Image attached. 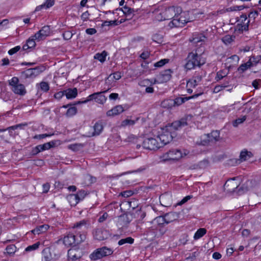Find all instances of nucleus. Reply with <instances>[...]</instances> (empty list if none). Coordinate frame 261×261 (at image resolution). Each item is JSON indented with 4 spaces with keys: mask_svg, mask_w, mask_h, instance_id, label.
I'll use <instances>...</instances> for the list:
<instances>
[{
    "mask_svg": "<svg viewBox=\"0 0 261 261\" xmlns=\"http://www.w3.org/2000/svg\"><path fill=\"white\" fill-rule=\"evenodd\" d=\"M249 19L246 15H242L238 19V24L236 26L235 31L236 33H243L248 30Z\"/></svg>",
    "mask_w": 261,
    "mask_h": 261,
    "instance_id": "7",
    "label": "nucleus"
},
{
    "mask_svg": "<svg viewBox=\"0 0 261 261\" xmlns=\"http://www.w3.org/2000/svg\"><path fill=\"white\" fill-rule=\"evenodd\" d=\"M96 32V30L94 28H89L86 30V33L88 35H93Z\"/></svg>",
    "mask_w": 261,
    "mask_h": 261,
    "instance_id": "63",
    "label": "nucleus"
},
{
    "mask_svg": "<svg viewBox=\"0 0 261 261\" xmlns=\"http://www.w3.org/2000/svg\"><path fill=\"white\" fill-rule=\"evenodd\" d=\"M246 119V116H244L241 118H239L237 119H236L233 122V126L234 127H237L239 124L242 123L243 122H244Z\"/></svg>",
    "mask_w": 261,
    "mask_h": 261,
    "instance_id": "50",
    "label": "nucleus"
},
{
    "mask_svg": "<svg viewBox=\"0 0 261 261\" xmlns=\"http://www.w3.org/2000/svg\"><path fill=\"white\" fill-rule=\"evenodd\" d=\"M60 144L59 140H54L50 142L44 143L42 145H39L36 146L33 150V154H37L38 153L48 150L51 148L54 147Z\"/></svg>",
    "mask_w": 261,
    "mask_h": 261,
    "instance_id": "9",
    "label": "nucleus"
},
{
    "mask_svg": "<svg viewBox=\"0 0 261 261\" xmlns=\"http://www.w3.org/2000/svg\"><path fill=\"white\" fill-rule=\"evenodd\" d=\"M103 125L101 122H96L93 126L94 132L92 136L99 135L103 130Z\"/></svg>",
    "mask_w": 261,
    "mask_h": 261,
    "instance_id": "28",
    "label": "nucleus"
},
{
    "mask_svg": "<svg viewBox=\"0 0 261 261\" xmlns=\"http://www.w3.org/2000/svg\"><path fill=\"white\" fill-rule=\"evenodd\" d=\"M76 244H78L83 242L86 239V234L85 233L80 234L79 236H75Z\"/></svg>",
    "mask_w": 261,
    "mask_h": 261,
    "instance_id": "57",
    "label": "nucleus"
},
{
    "mask_svg": "<svg viewBox=\"0 0 261 261\" xmlns=\"http://www.w3.org/2000/svg\"><path fill=\"white\" fill-rule=\"evenodd\" d=\"M182 156L181 151L179 149H175L169 150L163 155V159L165 161L177 160Z\"/></svg>",
    "mask_w": 261,
    "mask_h": 261,
    "instance_id": "11",
    "label": "nucleus"
},
{
    "mask_svg": "<svg viewBox=\"0 0 261 261\" xmlns=\"http://www.w3.org/2000/svg\"><path fill=\"white\" fill-rule=\"evenodd\" d=\"M113 251L112 249L107 247H103L97 249L90 255V258L93 260H97L100 259L104 256L110 255L112 254Z\"/></svg>",
    "mask_w": 261,
    "mask_h": 261,
    "instance_id": "6",
    "label": "nucleus"
},
{
    "mask_svg": "<svg viewBox=\"0 0 261 261\" xmlns=\"http://www.w3.org/2000/svg\"><path fill=\"white\" fill-rule=\"evenodd\" d=\"M122 77L121 73L120 72H115L111 74L106 80V84L108 85V90L111 89L112 84L116 81L119 80Z\"/></svg>",
    "mask_w": 261,
    "mask_h": 261,
    "instance_id": "17",
    "label": "nucleus"
},
{
    "mask_svg": "<svg viewBox=\"0 0 261 261\" xmlns=\"http://www.w3.org/2000/svg\"><path fill=\"white\" fill-rule=\"evenodd\" d=\"M109 90H106L102 92L94 93L90 95L87 99L85 100L83 102L85 103L89 101L94 100L96 102L100 104H103L107 100L106 97L102 94L103 93H105Z\"/></svg>",
    "mask_w": 261,
    "mask_h": 261,
    "instance_id": "10",
    "label": "nucleus"
},
{
    "mask_svg": "<svg viewBox=\"0 0 261 261\" xmlns=\"http://www.w3.org/2000/svg\"><path fill=\"white\" fill-rule=\"evenodd\" d=\"M86 228V222L85 220H82L76 223L74 225L73 228L77 229H81L82 227Z\"/></svg>",
    "mask_w": 261,
    "mask_h": 261,
    "instance_id": "52",
    "label": "nucleus"
},
{
    "mask_svg": "<svg viewBox=\"0 0 261 261\" xmlns=\"http://www.w3.org/2000/svg\"><path fill=\"white\" fill-rule=\"evenodd\" d=\"M16 247L13 244L8 245L6 248L5 253L10 255H12L16 252Z\"/></svg>",
    "mask_w": 261,
    "mask_h": 261,
    "instance_id": "41",
    "label": "nucleus"
},
{
    "mask_svg": "<svg viewBox=\"0 0 261 261\" xmlns=\"http://www.w3.org/2000/svg\"><path fill=\"white\" fill-rule=\"evenodd\" d=\"M27 125V123H20L18 124H16L15 125H13L7 128V129L9 131V133L11 134L12 132L11 130H15L16 129H22L23 126H25Z\"/></svg>",
    "mask_w": 261,
    "mask_h": 261,
    "instance_id": "45",
    "label": "nucleus"
},
{
    "mask_svg": "<svg viewBox=\"0 0 261 261\" xmlns=\"http://www.w3.org/2000/svg\"><path fill=\"white\" fill-rule=\"evenodd\" d=\"M129 222L130 221L129 220L128 216L125 215L120 216L118 218V224L121 227L126 226L129 223Z\"/></svg>",
    "mask_w": 261,
    "mask_h": 261,
    "instance_id": "31",
    "label": "nucleus"
},
{
    "mask_svg": "<svg viewBox=\"0 0 261 261\" xmlns=\"http://www.w3.org/2000/svg\"><path fill=\"white\" fill-rule=\"evenodd\" d=\"M167 128L162 134L157 137L158 141H160L161 147L167 144L172 139V136Z\"/></svg>",
    "mask_w": 261,
    "mask_h": 261,
    "instance_id": "12",
    "label": "nucleus"
},
{
    "mask_svg": "<svg viewBox=\"0 0 261 261\" xmlns=\"http://www.w3.org/2000/svg\"><path fill=\"white\" fill-rule=\"evenodd\" d=\"M77 112V109L75 107L69 108L66 112V116L68 117H71L74 115Z\"/></svg>",
    "mask_w": 261,
    "mask_h": 261,
    "instance_id": "48",
    "label": "nucleus"
},
{
    "mask_svg": "<svg viewBox=\"0 0 261 261\" xmlns=\"http://www.w3.org/2000/svg\"><path fill=\"white\" fill-rule=\"evenodd\" d=\"M18 82V78L14 76L9 81V84L12 87V90L14 93L24 95L27 92L25 87L23 84H19Z\"/></svg>",
    "mask_w": 261,
    "mask_h": 261,
    "instance_id": "5",
    "label": "nucleus"
},
{
    "mask_svg": "<svg viewBox=\"0 0 261 261\" xmlns=\"http://www.w3.org/2000/svg\"><path fill=\"white\" fill-rule=\"evenodd\" d=\"M220 139V133L218 130H213L210 134H204L201 136V140L197 143L199 145L206 146L211 143H215Z\"/></svg>",
    "mask_w": 261,
    "mask_h": 261,
    "instance_id": "3",
    "label": "nucleus"
},
{
    "mask_svg": "<svg viewBox=\"0 0 261 261\" xmlns=\"http://www.w3.org/2000/svg\"><path fill=\"white\" fill-rule=\"evenodd\" d=\"M82 256L81 251L76 248H71L68 251L69 260L74 261L80 258Z\"/></svg>",
    "mask_w": 261,
    "mask_h": 261,
    "instance_id": "18",
    "label": "nucleus"
},
{
    "mask_svg": "<svg viewBox=\"0 0 261 261\" xmlns=\"http://www.w3.org/2000/svg\"><path fill=\"white\" fill-rule=\"evenodd\" d=\"M67 198L71 205H76L79 202L75 194H70Z\"/></svg>",
    "mask_w": 261,
    "mask_h": 261,
    "instance_id": "42",
    "label": "nucleus"
},
{
    "mask_svg": "<svg viewBox=\"0 0 261 261\" xmlns=\"http://www.w3.org/2000/svg\"><path fill=\"white\" fill-rule=\"evenodd\" d=\"M40 245V242H38L33 244L32 245H30V246H29L28 247H27L25 248V250L26 251H31L32 250H35L37 249V248H38Z\"/></svg>",
    "mask_w": 261,
    "mask_h": 261,
    "instance_id": "51",
    "label": "nucleus"
},
{
    "mask_svg": "<svg viewBox=\"0 0 261 261\" xmlns=\"http://www.w3.org/2000/svg\"><path fill=\"white\" fill-rule=\"evenodd\" d=\"M203 92H200L197 94H195L193 95L188 97H185V98L177 97L173 100L174 107L179 106L181 105V104H182L183 103H184L186 101H187L189 99H190L191 98H196L198 96L202 95L203 94Z\"/></svg>",
    "mask_w": 261,
    "mask_h": 261,
    "instance_id": "19",
    "label": "nucleus"
},
{
    "mask_svg": "<svg viewBox=\"0 0 261 261\" xmlns=\"http://www.w3.org/2000/svg\"><path fill=\"white\" fill-rule=\"evenodd\" d=\"M239 182L236 180V178L227 180L224 184L225 190L228 192H233L239 186Z\"/></svg>",
    "mask_w": 261,
    "mask_h": 261,
    "instance_id": "16",
    "label": "nucleus"
},
{
    "mask_svg": "<svg viewBox=\"0 0 261 261\" xmlns=\"http://www.w3.org/2000/svg\"><path fill=\"white\" fill-rule=\"evenodd\" d=\"M179 217V213L174 212L166 214L164 217H158L155 218L152 223L162 224L164 222L169 223L177 220Z\"/></svg>",
    "mask_w": 261,
    "mask_h": 261,
    "instance_id": "4",
    "label": "nucleus"
},
{
    "mask_svg": "<svg viewBox=\"0 0 261 261\" xmlns=\"http://www.w3.org/2000/svg\"><path fill=\"white\" fill-rule=\"evenodd\" d=\"M89 16V13L88 11H86L83 13L81 15V19L83 21H86L88 19Z\"/></svg>",
    "mask_w": 261,
    "mask_h": 261,
    "instance_id": "64",
    "label": "nucleus"
},
{
    "mask_svg": "<svg viewBox=\"0 0 261 261\" xmlns=\"http://www.w3.org/2000/svg\"><path fill=\"white\" fill-rule=\"evenodd\" d=\"M229 81L226 82L224 84L216 86L214 89V93H218L222 91L224 88L227 87L229 84Z\"/></svg>",
    "mask_w": 261,
    "mask_h": 261,
    "instance_id": "46",
    "label": "nucleus"
},
{
    "mask_svg": "<svg viewBox=\"0 0 261 261\" xmlns=\"http://www.w3.org/2000/svg\"><path fill=\"white\" fill-rule=\"evenodd\" d=\"M206 37L204 35L195 33L193 34L192 39H190V41L194 44H197L199 42L204 41Z\"/></svg>",
    "mask_w": 261,
    "mask_h": 261,
    "instance_id": "26",
    "label": "nucleus"
},
{
    "mask_svg": "<svg viewBox=\"0 0 261 261\" xmlns=\"http://www.w3.org/2000/svg\"><path fill=\"white\" fill-rule=\"evenodd\" d=\"M234 38L235 37L232 35H226L221 38V40L226 45H228L233 41Z\"/></svg>",
    "mask_w": 261,
    "mask_h": 261,
    "instance_id": "37",
    "label": "nucleus"
},
{
    "mask_svg": "<svg viewBox=\"0 0 261 261\" xmlns=\"http://www.w3.org/2000/svg\"><path fill=\"white\" fill-rule=\"evenodd\" d=\"M20 49V47L19 46H17L11 49H10L8 51V53L10 55H12L15 53H17Z\"/></svg>",
    "mask_w": 261,
    "mask_h": 261,
    "instance_id": "60",
    "label": "nucleus"
},
{
    "mask_svg": "<svg viewBox=\"0 0 261 261\" xmlns=\"http://www.w3.org/2000/svg\"><path fill=\"white\" fill-rule=\"evenodd\" d=\"M53 135V134H40V135H36L34 137V138L38 139H42L45 138L47 137H50V136H52Z\"/></svg>",
    "mask_w": 261,
    "mask_h": 261,
    "instance_id": "61",
    "label": "nucleus"
},
{
    "mask_svg": "<svg viewBox=\"0 0 261 261\" xmlns=\"http://www.w3.org/2000/svg\"><path fill=\"white\" fill-rule=\"evenodd\" d=\"M138 120V118H137L136 120H130V119H125L123 121H122L121 123V124L120 125V127H124L126 126H132L134 125L136 121Z\"/></svg>",
    "mask_w": 261,
    "mask_h": 261,
    "instance_id": "34",
    "label": "nucleus"
},
{
    "mask_svg": "<svg viewBox=\"0 0 261 261\" xmlns=\"http://www.w3.org/2000/svg\"><path fill=\"white\" fill-rule=\"evenodd\" d=\"M202 79V77L200 75L193 76L191 79L189 80L187 83V87L190 88L195 87L198 83H199Z\"/></svg>",
    "mask_w": 261,
    "mask_h": 261,
    "instance_id": "23",
    "label": "nucleus"
},
{
    "mask_svg": "<svg viewBox=\"0 0 261 261\" xmlns=\"http://www.w3.org/2000/svg\"><path fill=\"white\" fill-rule=\"evenodd\" d=\"M228 73V71H226L224 70H221L217 72L216 76L215 77V80L216 81H219L222 80L224 77H226Z\"/></svg>",
    "mask_w": 261,
    "mask_h": 261,
    "instance_id": "39",
    "label": "nucleus"
},
{
    "mask_svg": "<svg viewBox=\"0 0 261 261\" xmlns=\"http://www.w3.org/2000/svg\"><path fill=\"white\" fill-rule=\"evenodd\" d=\"M49 228L48 225H42L37 227L36 228L32 230V232L34 234H40L45 232Z\"/></svg>",
    "mask_w": 261,
    "mask_h": 261,
    "instance_id": "29",
    "label": "nucleus"
},
{
    "mask_svg": "<svg viewBox=\"0 0 261 261\" xmlns=\"http://www.w3.org/2000/svg\"><path fill=\"white\" fill-rule=\"evenodd\" d=\"M172 71L170 69H167L161 72L156 76L155 80L158 83H163L169 81L171 77Z\"/></svg>",
    "mask_w": 261,
    "mask_h": 261,
    "instance_id": "15",
    "label": "nucleus"
},
{
    "mask_svg": "<svg viewBox=\"0 0 261 261\" xmlns=\"http://www.w3.org/2000/svg\"><path fill=\"white\" fill-rule=\"evenodd\" d=\"M36 40L35 38L34 37V36L31 38H29L27 41V45L30 47V48H32L35 47L36 45V43L35 40Z\"/></svg>",
    "mask_w": 261,
    "mask_h": 261,
    "instance_id": "55",
    "label": "nucleus"
},
{
    "mask_svg": "<svg viewBox=\"0 0 261 261\" xmlns=\"http://www.w3.org/2000/svg\"><path fill=\"white\" fill-rule=\"evenodd\" d=\"M86 193L84 190L79 191L76 194H75L76 198L78 199L79 201L83 200L86 195Z\"/></svg>",
    "mask_w": 261,
    "mask_h": 261,
    "instance_id": "54",
    "label": "nucleus"
},
{
    "mask_svg": "<svg viewBox=\"0 0 261 261\" xmlns=\"http://www.w3.org/2000/svg\"><path fill=\"white\" fill-rule=\"evenodd\" d=\"M252 63L251 61H249L247 62L246 63L242 64L238 68V70L241 73L244 72L245 71L247 70L249 68H250L252 66Z\"/></svg>",
    "mask_w": 261,
    "mask_h": 261,
    "instance_id": "38",
    "label": "nucleus"
},
{
    "mask_svg": "<svg viewBox=\"0 0 261 261\" xmlns=\"http://www.w3.org/2000/svg\"><path fill=\"white\" fill-rule=\"evenodd\" d=\"M187 125V123L186 120L181 119L179 121H176L172 123V125L170 127L174 128L175 129H178L179 128L186 126Z\"/></svg>",
    "mask_w": 261,
    "mask_h": 261,
    "instance_id": "30",
    "label": "nucleus"
},
{
    "mask_svg": "<svg viewBox=\"0 0 261 261\" xmlns=\"http://www.w3.org/2000/svg\"><path fill=\"white\" fill-rule=\"evenodd\" d=\"M161 106L164 108L171 109L174 107L173 100L170 99H165L161 102Z\"/></svg>",
    "mask_w": 261,
    "mask_h": 261,
    "instance_id": "32",
    "label": "nucleus"
},
{
    "mask_svg": "<svg viewBox=\"0 0 261 261\" xmlns=\"http://www.w3.org/2000/svg\"><path fill=\"white\" fill-rule=\"evenodd\" d=\"M252 156V154L251 152L247 151V150H242L240 154L239 160L241 162L246 161Z\"/></svg>",
    "mask_w": 261,
    "mask_h": 261,
    "instance_id": "27",
    "label": "nucleus"
},
{
    "mask_svg": "<svg viewBox=\"0 0 261 261\" xmlns=\"http://www.w3.org/2000/svg\"><path fill=\"white\" fill-rule=\"evenodd\" d=\"M186 61L185 67L188 70L194 69L196 66L200 67L205 63V59L194 52L189 53Z\"/></svg>",
    "mask_w": 261,
    "mask_h": 261,
    "instance_id": "2",
    "label": "nucleus"
},
{
    "mask_svg": "<svg viewBox=\"0 0 261 261\" xmlns=\"http://www.w3.org/2000/svg\"><path fill=\"white\" fill-rule=\"evenodd\" d=\"M206 232V229L201 228L198 229L194 236V240H198L202 237Z\"/></svg>",
    "mask_w": 261,
    "mask_h": 261,
    "instance_id": "36",
    "label": "nucleus"
},
{
    "mask_svg": "<svg viewBox=\"0 0 261 261\" xmlns=\"http://www.w3.org/2000/svg\"><path fill=\"white\" fill-rule=\"evenodd\" d=\"M43 257L44 259V261H49L51 258V255L49 248H45L42 251Z\"/></svg>",
    "mask_w": 261,
    "mask_h": 261,
    "instance_id": "40",
    "label": "nucleus"
},
{
    "mask_svg": "<svg viewBox=\"0 0 261 261\" xmlns=\"http://www.w3.org/2000/svg\"><path fill=\"white\" fill-rule=\"evenodd\" d=\"M192 196L191 195H188L184 197L180 202L178 203V205H182L187 202L189 200L192 198Z\"/></svg>",
    "mask_w": 261,
    "mask_h": 261,
    "instance_id": "62",
    "label": "nucleus"
},
{
    "mask_svg": "<svg viewBox=\"0 0 261 261\" xmlns=\"http://www.w3.org/2000/svg\"><path fill=\"white\" fill-rule=\"evenodd\" d=\"M208 165H209V162H208V160H203L202 161H201L200 162H199L198 163V166H199V168H201V169H204V168H206L207 167H208Z\"/></svg>",
    "mask_w": 261,
    "mask_h": 261,
    "instance_id": "56",
    "label": "nucleus"
},
{
    "mask_svg": "<svg viewBox=\"0 0 261 261\" xmlns=\"http://www.w3.org/2000/svg\"><path fill=\"white\" fill-rule=\"evenodd\" d=\"M134 239L132 237H127L125 239H121L118 242L119 245H122L124 244L128 243L132 244L134 243Z\"/></svg>",
    "mask_w": 261,
    "mask_h": 261,
    "instance_id": "47",
    "label": "nucleus"
},
{
    "mask_svg": "<svg viewBox=\"0 0 261 261\" xmlns=\"http://www.w3.org/2000/svg\"><path fill=\"white\" fill-rule=\"evenodd\" d=\"M84 145L81 143H75L68 146V148L74 151H77L83 147Z\"/></svg>",
    "mask_w": 261,
    "mask_h": 261,
    "instance_id": "44",
    "label": "nucleus"
},
{
    "mask_svg": "<svg viewBox=\"0 0 261 261\" xmlns=\"http://www.w3.org/2000/svg\"><path fill=\"white\" fill-rule=\"evenodd\" d=\"M119 10H122L123 13L127 16L130 15L135 12L134 9H132L126 5L120 8Z\"/></svg>",
    "mask_w": 261,
    "mask_h": 261,
    "instance_id": "43",
    "label": "nucleus"
},
{
    "mask_svg": "<svg viewBox=\"0 0 261 261\" xmlns=\"http://www.w3.org/2000/svg\"><path fill=\"white\" fill-rule=\"evenodd\" d=\"M64 93L67 99H73L77 96V90L76 88L68 89L64 90Z\"/></svg>",
    "mask_w": 261,
    "mask_h": 261,
    "instance_id": "25",
    "label": "nucleus"
},
{
    "mask_svg": "<svg viewBox=\"0 0 261 261\" xmlns=\"http://www.w3.org/2000/svg\"><path fill=\"white\" fill-rule=\"evenodd\" d=\"M54 0H46L44 4L41 5L40 6H38L36 8V10H39L40 9L43 8H49L54 5Z\"/></svg>",
    "mask_w": 261,
    "mask_h": 261,
    "instance_id": "33",
    "label": "nucleus"
},
{
    "mask_svg": "<svg viewBox=\"0 0 261 261\" xmlns=\"http://www.w3.org/2000/svg\"><path fill=\"white\" fill-rule=\"evenodd\" d=\"M108 55V53L105 50L103 51L101 53H97L94 56V59L98 60L100 62L102 63L105 61L106 58Z\"/></svg>",
    "mask_w": 261,
    "mask_h": 261,
    "instance_id": "35",
    "label": "nucleus"
},
{
    "mask_svg": "<svg viewBox=\"0 0 261 261\" xmlns=\"http://www.w3.org/2000/svg\"><path fill=\"white\" fill-rule=\"evenodd\" d=\"M63 243L65 246H67L68 247L70 246L73 244H77L75 236L73 235L72 233L68 234L66 236H65L64 238Z\"/></svg>",
    "mask_w": 261,
    "mask_h": 261,
    "instance_id": "21",
    "label": "nucleus"
},
{
    "mask_svg": "<svg viewBox=\"0 0 261 261\" xmlns=\"http://www.w3.org/2000/svg\"><path fill=\"white\" fill-rule=\"evenodd\" d=\"M43 67H37L34 68L28 69L26 70L25 74L28 76L35 77L43 71Z\"/></svg>",
    "mask_w": 261,
    "mask_h": 261,
    "instance_id": "22",
    "label": "nucleus"
},
{
    "mask_svg": "<svg viewBox=\"0 0 261 261\" xmlns=\"http://www.w3.org/2000/svg\"><path fill=\"white\" fill-rule=\"evenodd\" d=\"M40 88L42 91L47 92L49 89V85L46 82H42L40 83Z\"/></svg>",
    "mask_w": 261,
    "mask_h": 261,
    "instance_id": "53",
    "label": "nucleus"
},
{
    "mask_svg": "<svg viewBox=\"0 0 261 261\" xmlns=\"http://www.w3.org/2000/svg\"><path fill=\"white\" fill-rule=\"evenodd\" d=\"M124 111V108L121 105H117L109 110L107 112V115L109 117H113L121 114Z\"/></svg>",
    "mask_w": 261,
    "mask_h": 261,
    "instance_id": "20",
    "label": "nucleus"
},
{
    "mask_svg": "<svg viewBox=\"0 0 261 261\" xmlns=\"http://www.w3.org/2000/svg\"><path fill=\"white\" fill-rule=\"evenodd\" d=\"M63 36L65 40H69L72 37V33L70 31H67L63 33Z\"/></svg>",
    "mask_w": 261,
    "mask_h": 261,
    "instance_id": "59",
    "label": "nucleus"
},
{
    "mask_svg": "<svg viewBox=\"0 0 261 261\" xmlns=\"http://www.w3.org/2000/svg\"><path fill=\"white\" fill-rule=\"evenodd\" d=\"M93 235L95 239L102 241L109 237V232L102 228H97L93 230Z\"/></svg>",
    "mask_w": 261,
    "mask_h": 261,
    "instance_id": "13",
    "label": "nucleus"
},
{
    "mask_svg": "<svg viewBox=\"0 0 261 261\" xmlns=\"http://www.w3.org/2000/svg\"><path fill=\"white\" fill-rule=\"evenodd\" d=\"M181 12V9L180 7H169L162 13H161L157 16V19L162 21L172 18V20L169 23V26L171 28L181 27L187 23L185 20L181 19V16L179 17V15Z\"/></svg>",
    "mask_w": 261,
    "mask_h": 261,
    "instance_id": "1",
    "label": "nucleus"
},
{
    "mask_svg": "<svg viewBox=\"0 0 261 261\" xmlns=\"http://www.w3.org/2000/svg\"><path fill=\"white\" fill-rule=\"evenodd\" d=\"M161 204L164 206H168L171 204V196L169 194H163L160 197Z\"/></svg>",
    "mask_w": 261,
    "mask_h": 261,
    "instance_id": "24",
    "label": "nucleus"
},
{
    "mask_svg": "<svg viewBox=\"0 0 261 261\" xmlns=\"http://www.w3.org/2000/svg\"><path fill=\"white\" fill-rule=\"evenodd\" d=\"M152 40L153 41L158 43H161L163 41V35L159 34H155L152 36Z\"/></svg>",
    "mask_w": 261,
    "mask_h": 261,
    "instance_id": "49",
    "label": "nucleus"
},
{
    "mask_svg": "<svg viewBox=\"0 0 261 261\" xmlns=\"http://www.w3.org/2000/svg\"><path fill=\"white\" fill-rule=\"evenodd\" d=\"M142 146L144 148L148 150H155L161 147L160 143L158 141L157 138H149L144 139Z\"/></svg>",
    "mask_w": 261,
    "mask_h": 261,
    "instance_id": "8",
    "label": "nucleus"
},
{
    "mask_svg": "<svg viewBox=\"0 0 261 261\" xmlns=\"http://www.w3.org/2000/svg\"><path fill=\"white\" fill-rule=\"evenodd\" d=\"M50 33V29L49 26L46 25L42 28V29L37 32L34 35L37 41H40L44 39L47 36H49Z\"/></svg>",
    "mask_w": 261,
    "mask_h": 261,
    "instance_id": "14",
    "label": "nucleus"
},
{
    "mask_svg": "<svg viewBox=\"0 0 261 261\" xmlns=\"http://www.w3.org/2000/svg\"><path fill=\"white\" fill-rule=\"evenodd\" d=\"M169 61V60L168 59H162L160 61L156 62L155 64H154V66L155 67H162L163 66V65H164L165 64H166L167 63H168Z\"/></svg>",
    "mask_w": 261,
    "mask_h": 261,
    "instance_id": "58",
    "label": "nucleus"
}]
</instances>
